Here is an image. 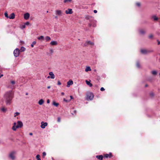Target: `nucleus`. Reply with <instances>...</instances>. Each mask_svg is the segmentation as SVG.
Returning a JSON list of instances; mask_svg holds the SVG:
<instances>
[{
    "label": "nucleus",
    "instance_id": "39448f33",
    "mask_svg": "<svg viewBox=\"0 0 160 160\" xmlns=\"http://www.w3.org/2000/svg\"><path fill=\"white\" fill-rule=\"evenodd\" d=\"M153 51L147 50L145 49H142L141 50V52L143 54H147L148 53L152 52Z\"/></svg>",
    "mask_w": 160,
    "mask_h": 160
},
{
    "label": "nucleus",
    "instance_id": "a878e982",
    "mask_svg": "<svg viewBox=\"0 0 160 160\" xmlns=\"http://www.w3.org/2000/svg\"><path fill=\"white\" fill-rule=\"evenodd\" d=\"M52 104L53 105H54L57 107H58L59 105L58 103H57L55 101L53 102Z\"/></svg>",
    "mask_w": 160,
    "mask_h": 160
},
{
    "label": "nucleus",
    "instance_id": "393cba45",
    "mask_svg": "<svg viewBox=\"0 0 160 160\" xmlns=\"http://www.w3.org/2000/svg\"><path fill=\"white\" fill-rule=\"evenodd\" d=\"M139 32L142 34H144L145 33V31L142 29L140 30Z\"/></svg>",
    "mask_w": 160,
    "mask_h": 160
},
{
    "label": "nucleus",
    "instance_id": "f3484780",
    "mask_svg": "<svg viewBox=\"0 0 160 160\" xmlns=\"http://www.w3.org/2000/svg\"><path fill=\"white\" fill-rule=\"evenodd\" d=\"M57 42L56 41H52L51 42L50 44L52 45H57Z\"/></svg>",
    "mask_w": 160,
    "mask_h": 160
},
{
    "label": "nucleus",
    "instance_id": "72a5a7b5",
    "mask_svg": "<svg viewBox=\"0 0 160 160\" xmlns=\"http://www.w3.org/2000/svg\"><path fill=\"white\" fill-rule=\"evenodd\" d=\"M72 1V0H64L63 2L64 3H66L67 2H70Z\"/></svg>",
    "mask_w": 160,
    "mask_h": 160
},
{
    "label": "nucleus",
    "instance_id": "aec40b11",
    "mask_svg": "<svg viewBox=\"0 0 160 160\" xmlns=\"http://www.w3.org/2000/svg\"><path fill=\"white\" fill-rule=\"evenodd\" d=\"M86 84L89 85L90 87H92V84L90 83V81H88L87 80H86Z\"/></svg>",
    "mask_w": 160,
    "mask_h": 160
},
{
    "label": "nucleus",
    "instance_id": "3c124183",
    "mask_svg": "<svg viewBox=\"0 0 160 160\" xmlns=\"http://www.w3.org/2000/svg\"><path fill=\"white\" fill-rule=\"evenodd\" d=\"M70 100L73 99V97L72 96H70Z\"/></svg>",
    "mask_w": 160,
    "mask_h": 160
},
{
    "label": "nucleus",
    "instance_id": "ea45409f",
    "mask_svg": "<svg viewBox=\"0 0 160 160\" xmlns=\"http://www.w3.org/2000/svg\"><path fill=\"white\" fill-rule=\"evenodd\" d=\"M61 84V82L59 81H58L57 84L58 85H60Z\"/></svg>",
    "mask_w": 160,
    "mask_h": 160
},
{
    "label": "nucleus",
    "instance_id": "473e14b6",
    "mask_svg": "<svg viewBox=\"0 0 160 160\" xmlns=\"http://www.w3.org/2000/svg\"><path fill=\"white\" fill-rule=\"evenodd\" d=\"M20 114V113L18 112H16L14 113V117H16V116Z\"/></svg>",
    "mask_w": 160,
    "mask_h": 160
},
{
    "label": "nucleus",
    "instance_id": "ddd939ff",
    "mask_svg": "<svg viewBox=\"0 0 160 160\" xmlns=\"http://www.w3.org/2000/svg\"><path fill=\"white\" fill-rule=\"evenodd\" d=\"M73 84V82L72 80H69L67 82V87H69L70 85H72Z\"/></svg>",
    "mask_w": 160,
    "mask_h": 160
},
{
    "label": "nucleus",
    "instance_id": "6e6d98bb",
    "mask_svg": "<svg viewBox=\"0 0 160 160\" xmlns=\"http://www.w3.org/2000/svg\"><path fill=\"white\" fill-rule=\"evenodd\" d=\"M61 94L63 95L64 94V93L63 92H61Z\"/></svg>",
    "mask_w": 160,
    "mask_h": 160
},
{
    "label": "nucleus",
    "instance_id": "423d86ee",
    "mask_svg": "<svg viewBox=\"0 0 160 160\" xmlns=\"http://www.w3.org/2000/svg\"><path fill=\"white\" fill-rule=\"evenodd\" d=\"M48 123L47 122H41V127L42 128L44 129L45 127L48 125Z\"/></svg>",
    "mask_w": 160,
    "mask_h": 160
},
{
    "label": "nucleus",
    "instance_id": "c9c22d12",
    "mask_svg": "<svg viewBox=\"0 0 160 160\" xmlns=\"http://www.w3.org/2000/svg\"><path fill=\"white\" fill-rule=\"evenodd\" d=\"M150 95L151 96H152V97H153V96H154V93H153V92H150Z\"/></svg>",
    "mask_w": 160,
    "mask_h": 160
},
{
    "label": "nucleus",
    "instance_id": "de8ad7c7",
    "mask_svg": "<svg viewBox=\"0 0 160 160\" xmlns=\"http://www.w3.org/2000/svg\"><path fill=\"white\" fill-rule=\"evenodd\" d=\"M25 28V25H23V26H22V29H23V28Z\"/></svg>",
    "mask_w": 160,
    "mask_h": 160
},
{
    "label": "nucleus",
    "instance_id": "680f3d73",
    "mask_svg": "<svg viewBox=\"0 0 160 160\" xmlns=\"http://www.w3.org/2000/svg\"><path fill=\"white\" fill-rule=\"evenodd\" d=\"M73 112L75 113L76 112V110H73Z\"/></svg>",
    "mask_w": 160,
    "mask_h": 160
},
{
    "label": "nucleus",
    "instance_id": "e433bc0d",
    "mask_svg": "<svg viewBox=\"0 0 160 160\" xmlns=\"http://www.w3.org/2000/svg\"><path fill=\"white\" fill-rule=\"evenodd\" d=\"M136 5L138 7H139L140 6V4L139 2H137V3H136Z\"/></svg>",
    "mask_w": 160,
    "mask_h": 160
},
{
    "label": "nucleus",
    "instance_id": "1a4fd4ad",
    "mask_svg": "<svg viewBox=\"0 0 160 160\" xmlns=\"http://www.w3.org/2000/svg\"><path fill=\"white\" fill-rule=\"evenodd\" d=\"M65 13L67 14H72V13L73 12L72 9L68 8L65 11Z\"/></svg>",
    "mask_w": 160,
    "mask_h": 160
},
{
    "label": "nucleus",
    "instance_id": "864d4df0",
    "mask_svg": "<svg viewBox=\"0 0 160 160\" xmlns=\"http://www.w3.org/2000/svg\"><path fill=\"white\" fill-rule=\"evenodd\" d=\"M3 74H1L0 75V78H1V77L3 76Z\"/></svg>",
    "mask_w": 160,
    "mask_h": 160
},
{
    "label": "nucleus",
    "instance_id": "b1692460",
    "mask_svg": "<svg viewBox=\"0 0 160 160\" xmlns=\"http://www.w3.org/2000/svg\"><path fill=\"white\" fill-rule=\"evenodd\" d=\"M91 69L90 67H87L85 69V71L88 72V71H91Z\"/></svg>",
    "mask_w": 160,
    "mask_h": 160
},
{
    "label": "nucleus",
    "instance_id": "603ef678",
    "mask_svg": "<svg viewBox=\"0 0 160 160\" xmlns=\"http://www.w3.org/2000/svg\"><path fill=\"white\" fill-rule=\"evenodd\" d=\"M50 102V101L49 99H48L47 100V103H49Z\"/></svg>",
    "mask_w": 160,
    "mask_h": 160
},
{
    "label": "nucleus",
    "instance_id": "cd10ccee",
    "mask_svg": "<svg viewBox=\"0 0 160 160\" xmlns=\"http://www.w3.org/2000/svg\"><path fill=\"white\" fill-rule=\"evenodd\" d=\"M25 48L23 47H22L21 48L20 50L21 52H24L25 50Z\"/></svg>",
    "mask_w": 160,
    "mask_h": 160
},
{
    "label": "nucleus",
    "instance_id": "bf43d9fd",
    "mask_svg": "<svg viewBox=\"0 0 160 160\" xmlns=\"http://www.w3.org/2000/svg\"><path fill=\"white\" fill-rule=\"evenodd\" d=\"M148 86V84H146L145 85V87H147Z\"/></svg>",
    "mask_w": 160,
    "mask_h": 160
},
{
    "label": "nucleus",
    "instance_id": "c03bdc74",
    "mask_svg": "<svg viewBox=\"0 0 160 160\" xmlns=\"http://www.w3.org/2000/svg\"><path fill=\"white\" fill-rule=\"evenodd\" d=\"M63 100L64 101L66 102H68L69 101L68 100L66 99L65 98L63 99Z\"/></svg>",
    "mask_w": 160,
    "mask_h": 160
},
{
    "label": "nucleus",
    "instance_id": "49530a36",
    "mask_svg": "<svg viewBox=\"0 0 160 160\" xmlns=\"http://www.w3.org/2000/svg\"><path fill=\"white\" fill-rule=\"evenodd\" d=\"M149 38H152L153 37V36L152 35H150L149 36Z\"/></svg>",
    "mask_w": 160,
    "mask_h": 160
},
{
    "label": "nucleus",
    "instance_id": "37998d69",
    "mask_svg": "<svg viewBox=\"0 0 160 160\" xmlns=\"http://www.w3.org/2000/svg\"><path fill=\"white\" fill-rule=\"evenodd\" d=\"M90 17V16H87L85 18L87 19H89Z\"/></svg>",
    "mask_w": 160,
    "mask_h": 160
},
{
    "label": "nucleus",
    "instance_id": "7ed1b4c3",
    "mask_svg": "<svg viewBox=\"0 0 160 160\" xmlns=\"http://www.w3.org/2000/svg\"><path fill=\"white\" fill-rule=\"evenodd\" d=\"M16 154V152L15 151H12L10 152L9 155V158L12 160H14L15 158V155Z\"/></svg>",
    "mask_w": 160,
    "mask_h": 160
},
{
    "label": "nucleus",
    "instance_id": "bb28decb",
    "mask_svg": "<svg viewBox=\"0 0 160 160\" xmlns=\"http://www.w3.org/2000/svg\"><path fill=\"white\" fill-rule=\"evenodd\" d=\"M51 39L50 38L49 36H46L45 38V40L46 41H48Z\"/></svg>",
    "mask_w": 160,
    "mask_h": 160
},
{
    "label": "nucleus",
    "instance_id": "dca6fc26",
    "mask_svg": "<svg viewBox=\"0 0 160 160\" xmlns=\"http://www.w3.org/2000/svg\"><path fill=\"white\" fill-rule=\"evenodd\" d=\"M15 18V14L14 13H11L9 17L8 18L10 19H13Z\"/></svg>",
    "mask_w": 160,
    "mask_h": 160
},
{
    "label": "nucleus",
    "instance_id": "09e8293b",
    "mask_svg": "<svg viewBox=\"0 0 160 160\" xmlns=\"http://www.w3.org/2000/svg\"><path fill=\"white\" fill-rule=\"evenodd\" d=\"M158 42V44L159 45L160 44V41H159L158 40H157Z\"/></svg>",
    "mask_w": 160,
    "mask_h": 160
},
{
    "label": "nucleus",
    "instance_id": "c85d7f7f",
    "mask_svg": "<svg viewBox=\"0 0 160 160\" xmlns=\"http://www.w3.org/2000/svg\"><path fill=\"white\" fill-rule=\"evenodd\" d=\"M137 67L138 68H140L141 67L140 64L139 62H137L136 63Z\"/></svg>",
    "mask_w": 160,
    "mask_h": 160
},
{
    "label": "nucleus",
    "instance_id": "58836bf2",
    "mask_svg": "<svg viewBox=\"0 0 160 160\" xmlns=\"http://www.w3.org/2000/svg\"><path fill=\"white\" fill-rule=\"evenodd\" d=\"M11 82L12 84H14L15 83V82L14 81H11Z\"/></svg>",
    "mask_w": 160,
    "mask_h": 160
},
{
    "label": "nucleus",
    "instance_id": "338daca9",
    "mask_svg": "<svg viewBox=\"0 0 160 160\" xmlns=\"http://www.w3.org/2000/svg\"><path fill=\"white\" fill-rule=\"evenodd\" d=\"M26 95H28V93H26Z\"/></svg>",
    "mask_w": 160,
    "mask_h": 160
},
{
    "label": "nucleus",
    "instance_id": "13d9d810",
    "mask_svg": "<svg viewBox=\"0 0 160 160\" xmlns=\"http://www.w3.org/2000/svg\"><path fill=\"white\" fill-rule=\"evenodd\" d=\"M89 26L90 27H91L92 26V25L91 23H89Z\"/></svg>",
    "mask_w": 160,
    "mask_h": 160
},
{
    "label": "nucleus",
    "instance_id": "5701e85b",
    "mask_svg": "<svg viewBox=\"0 0 160 160\" xmlns=\"http://www.w3.org/2000/svg\"><path fill=\"white\" fill-rule=\"evenodd\" d=\"M152 18L154 21H157L158 19V18L155 15L153 16Z\"/></svg>",
    "mask_w": 160,
    "mask_h": 160
},
{
    "label": "nucleus",
    "instance_id": "0e129e2a",
    "mask_svg": "<svg viewBox=\"0 0 160 160\" xmlns=\"http://www.w3.org/2000/svg\"><path fill=\"white\" fill-rule=\"evenodd\" d=\"M55 18H57H57H58V17H57V16H55Z\"/></svg>",
    "mask_w": 160,
    "mask_h": 160
},
{
    "label": "nucleus",
    "instance_id": "c756f323",
    "mask_svg": "<svg viewBox=\"0 0 160 160\" xmlns=\"http://www.w3.org/2000/svg\"><path fill=\"white\" fill-rule=\"evenodd\" d=\"M38 40H43L44 39V37L42 36H41L39 37H38Z\"/></svg>",
    "mask_w": 160,
    "mask_h": 160
},
{
    "label": "nucleus",
    "instance_id": "f257e3e1",
    "mask_svg": "<svg viewBox=\"0 0 160 160\" xmlns=\"http://www.w3.org/2000/svg\"><path fill=\"white\" fill-rule=\"evenodd\" d=\"M13 98V94L12 90L7 91L5 93L3 98L4 100L7 105L11 104Z\"/></svg>",
    "mask_w": 160,
    "mask_h": 160
},
{
    "label": "nucleus",
    "instance_id": "052dcab7",
    "mask_svg": "<svg viewBox=\"0 0 160 160\" xmlns=\"http://www.w3.org/2000/svg\"><path fill=\"white\" fill-rule=\"evenodd\" d=\"M29 135H32V133H29Z\"/></svg>",
    "mask_w": 160,
    "mask_h": 160
},
{
    "label": "nucleus",
    "instance_id": "774afa93",
    "mask_svg": "<svg viewBox=\"0 0 160 160\" xmlns=\"http://www.w3.org/2000/svg\"><path fill=\"white\" fill-rule=\"evenodd\" d=\"M47 12H48V11H47Z\"/></svg>",
    "mask_w": 160,
    "mask_h": 160
},
{
    "label": "nucleus",
    "instance_id": "20e7f679",
    "mask_svg": "<svg viewBox=\"0 0 160 160\" xmlns=\"http://www.w3.org/2000/svg\"><path fill=\"white\" fill-rule=\"evenodd\" d=\"M19 54L20 50L18 48H17L14 50L13 51V54L14 56L15 57H18L19 56Z\"/></svg>",
    "mask_w": 160,
    "mask_h": 160
},
{
    "label": "nucleus",
    "instance_id": "2f4dec72",
    "mask_svg": "<svg viewBox=\"0 0 160 160\" xmlns=\"http://www.w3.org/2000/svg\"><path fill=\"white\" fill-rule=\"evenodd\" d=\"M40 155L38 154L36 156V158L37 159V160H41V159L40 158Z\"/></svg>",
    "mask_w": 160,
    "mask_h": 160
},
{
    "label": "nucleus",
    "instance_id": "0eeeda50",
    "mask_svg": "<svg viewBox=\"0 0 160 160\" xmlns=\"http://www.w3.org/2000/svg\"><path fill=\"white\" fill-rule=\"evenodd\" d=\"M88 45H90L91 46H93L94 45L93 42H91L90 41H86L84 44V46H86Z\"/></svg>",
    "mask_w": 160,
    "mask_h": 160
},
{
    "label": "nucleus",
    "instance_id": "6ab92c4d",
    "mask_svg": "<svg viewBox=\"0 0 160 160\" xmlns=\"http://www.w3.org/2000/svg\"><path fill=\"white\" fill-rule=\"evenodd\" d=\"M110 156V157H111L112 156V153L111 152H110L109 154H105L104 157L106 158H108L109 156Z\"/></svg>",
    "mask_w": 160,
    "mask_h": 160
},
{
    "label": "nucleus",
    "instance_id": "e2e57ef3",
    "mask_svg": "<svg viewBox=\"0 0 160 160\" xmlns=\"http://www.w3.org/2000/svg\"><path fill=\"white\" fill-rule=\"evenodd\" d=\"M50 78V77L49 76H48L47 78Z\"/></svg>",
    "mask_w": 160,
    "mask_h": 160
},
{
    "label": "nucleus",
    "instance_id": "8fccbe9b",
    "mask_svg": "<svg viewBox=\"0 0 160 160\" xmlns=\"http://www.w3.org/2000/svg\"><path fill=\"white\" fill-rule=\"evenodd\" d=\"M93 12L94 13H97V11L96 10H95L93 11Z\"/></svg>",
    "mask_w": 160,
    "mask_h": 160
},
{
    "label": "nucleus",
    "instance_id": "9d476101",
    "mask_svg": "<svg viewBox=\"0 0 160 160\" xmlns=\"http://www.w3.org/2000/svg\"><path fill=\"white\" fill-rule=\"evenodd\" d=\"M17 123L16 122H14L13 123V126L12 127V129L14 131H16L17 129L18 128L17 127V125H16Z\"/></svg>",
    "mask_w": 160,
    "mask_h": 160
},
{
    "label": "nucleus",
    "instance_id": "f704fd0d",
    "mask_svg": "<svg viewBox=\"0 0 160 160\" xmlns=\"http://www.w3.org/2000/svg\"><path fill=\"white\" fill-rule=\"evenodd\" d=\"M4 15L5 17H7V18H8L9 17L8 16V15L7 12H5V13Z\"/></svg>",
    "mask_w": 160,
    "mask_h": 160
},
{
    "label": "nucleus",
    "instance_id": "f03ea898",
    "mask_svg": "<svg viewBox=\"0 0 160 160\" xmlns=\"http://www.w3.org/2000/svg\"><path fill=\"white\" fill-rule=\"evenodd\" d=\"M94 98V95L92 92H88L86 94V99L88 100H92Z\"/></svg>",
    "mask_w": 160,
    "mask_h": 160
},
{
    "label": "nucleus",
    "instance_id": "4d7b16f0",
    "mask_svg": "<svg viewBox=\"0 0 160 160\" xmlns=\"http://www.w3.org/2000/svg\"><path fill=\"white\" fill-rule=\"evenodd\" d=\"M96 24H93V27H96Z\"/></svg>",
    "mask_w": 160,
    "mask_h": 160
},
{
    "label": "nucleus",
    "instance_id": "412c9836",
    "mask_svg": "<svg viewBox=\"0 0 160 160\" xmlns=\"http://www.w3.org/2000/svg\"><path fill=\"white\" fill-rule=\"evenodd\" d=\"M44 102V101L42 99H41L38 101V104L40 105H42Z\"/></svg>",
    "mask_w": 160,
    "mask_h": 160
},
{
    "label": "nucleus",
    "instance_id": "6e6552de",
    "mask_svg": "<svg viewBox=\"0 0 160 160\" xmlns=\"http://www.w3.org/2000/svg\"><path fill=\"white\" fill-rule=\"evenodd\" d=\"M17 127L18 128H22L23 125L22 122L20 121H18L17 122Z\"/></svg>",
    "mask_w": 160,
    "mask_h": 160
},
{
    "label": "nucleus",
    "instance_id": "79ce46f5",
    "mask_svg": "<svg viewBox=\"0 0 160 160\" xmlns=\"http://www.w3.org/2000/svg\"><path fill=\"white\" fill-rule=\"evenodd\" d=\"M100 90L101 91H103L105 90V89L103 87H102L100 89Z\"/></svg>",
    "mask_w": 160,
    "mask_h": 160
},
{
    "label": "nucleus",
    "instance_id": "a19ab883",
    "mask_svg": "<svg viewBox=\"0 0 160 160\" xmlns=\"http://www.w3.org/2000/svg\"><path fill=\"white\" fill-rule=\"evenodd\" d=\"M58 122H60V118L59 117L58 118Z\"/></svg>",
    "mask_w": 160,
    "mask_h": 160
},
{
    "label": "nucleus",
    "instance_id": "2eb2a0df",
    "mask_svg": "<svg viewBox=\"0 0 160 160\" xmlns=\"http://www.w3.org/2000/svg\"><path fill=\"white\" fill-rule=\"evenodd\" d=\"M49 74L50 76V78H51V79L54 78L55 75L52 72H50L49 73Z\"/></svg>",
    "mask_w": 160,
    "mask_h": 160
},
{
    "label": "nucleus",
    "instance_id": "9b49d317",
    "mask_svg": "<svg viewBox=\"0 0 160 160\" xmlns=\"http://www.w3.org/2000/svg\"><path fill=\"white\" fill-rule=\"evenodd\" d=\"M150 73L151 74L154 76L158 74V71L156 70H153Z\"/></svg>",
    "mask_w": 160,
    "mask_h": 160
},
{
    "label": "nucleus",
    "instance_id": "69168bd1",
    "mask_svg": "<svg viewBox=\"0 0 160 160\" xmlns=\"http://www.w3.org/2000/svg\"><path fill=\"white\" fill-rule=\"evenodd\" d=\"M52 160H54V158H52Z\"/></svg>",
    "mask_w": 160,
    "mask_h": 160
},
{
    "label": "nucleus",
    "instance_id": "4be33fe9",
    "mask_svg": "<svg viewBox=\"0 0 160 160\" xmlns=\"http://www.w3.org/2000/svg\"><path fill=\"white\" fill-rule=\"evenodd\" d=\"M0 110L3 112H5L7 111V109L4 107H3L0 109Z\"/></svg>",
    "mask_w": 160,
    "mask_h": 160
},
{
    "label": "nucleus",
    "instance_id": "7c9ffc66",
    "mask_svg": "<svg viewBox=\"0 0 160 160\" xmlns=\"http://www.w3.org/2000/svg\"><path fill=\"white\" fill-rule=\"evenodd\" d=\"M36 41H33L32 42V44H31V47L32 48H33L34 47V45H35L36 44Z\"/></svg>",
    "mask_w": 160,
    "mask_h": 160
},
{
    "label": "nucleus",
    "instance_id": "4c0bfd02",
    "mask_svg": "<svg viewBox=\"0 0 160 160\" xmlns=\"http://www.w3.org/2000/svg\"><path fill=\"white\" fill-rule=\"evenodd\" d=\"M46 155V153L45 152H43L42 153V156L44 157Z\"/></svg>",
    "mask_w": 160,
    "mask_h": 160
},
{
    "label": "nucleus",
    "instance_id": "4468645a",
    "mask_svg": "<svg viewBox=\"0 0 160 160\" xmlns=\"http://www.w3.org/2000/svg\"><path fill=\"white\" fill-rule=\"evenodd\" d=\"M96 158L98 159H99V160H102L103 156L102 155H97L96 156Z\"/></svg>",
    "mask_w": 160,
    "mask_h": 160
},
{
    "label": "nucleus",
    "instance_id": "5fc2aeb1",
    "mask_svg": "<svg viewBox=\"0 0 160 160\" xmlns=\"http://www.w3.org/2000/svg\"><path fill=\"white\" fill-rule=\"evenodd\" d=\"M51 88V86H48V87H47V88L48 89H49L50 88Z\"/></svg>",
    "mask_w": 160,
    "mask_h": 160
},
{
    "label": "nucleus",
    "instance_id": "a211bd4d",
    "mask_svg": "<svg viewBox=\"0 0 160 160\" xmlns=\"http://www.w3.org/2000/svg\"><path fill=\"white\" fill-rule=\"evenodd\" d=\"M56 14H58L59 15H62V11L60 10H57L56 11Z\"/></svg>",
    "mask_w": 160,
    "mask_h": 160
},
{
    "label": "nucleus",
    "instance_id": "f8f14e48",
    "mask_svg": "<svg viewBox=\"0 0 160 160\" xmlns=\"http://www.w3.org/2000/svg\"><path fill=\"white\" fill-rule=\"evenodd\" d=\"M30 16V14L28 13H26L24 14V18L26 19H28Z\"/></svg>",
    "mask_w": 160,
    "mask_h": 160
},
{
    "label": "nucleus",
    "instance_id": "a18cd8bd",
    "mask_svg": "<svg viewBox=\"0 0 160 160\" xmlns=\"http://www.w3.org/2000/svg\"><path fill=\"white\" fill-rule=\"evenodd\" d=\"M29 22H27L25 23V24L26 25H29Z\"/></svg>",
    "mask_w": 160,
    "mask_h": 160
}]
</instances>
